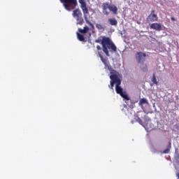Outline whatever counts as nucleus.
Masks as SVG:
<instances>
[{
  "label": "nucleus",
  "instance_id": "1",
  "mask_svg": "<svg viewBox=\"0 0 179 179\" xmlns=\"http://www.w3.org/2000/svg\"><path fill=\"white\" fill-rule=\"evenodd\" d=\"M95 43H101L102 50L106 57H110V52H117V46L109 37L103 36L101 40L97 39Z\"/></svg>",
  "mask_w": 179,
  "mask_h": 179
},
{
  "label": "nucleus",
  "instance_id": "2",
  "mask_svg": "<svg viewBox=\"0 0 179 179\" xmlns=\"http://www.w3.org/2000/svg\"><path fill=\"white\" fill-rule=\"evenodd\" d=\"M109 71L110 73V85H108V87L113 90L114 89V85H121V82L122 80V75L114 69H109Z\"/></svg>",
  "mask_w": 179,
  "mask_h": 179
},
{
  "label": "nucleus",
  "instance_id": "3",
  "mask_svg": "<svg viewBox=\"0 0 179 179\" xmlns=\"http://www.w3.org/2000/svg\"><path fill=\"white\" fill-rule=\"evenodd\" d=\"M109 9L110 12H113V15H117L118 13V8L116 7L115 5H111L108 2H105L102 3V11L103 15L108 16L110 13L107 11Z\"/></svg>",
  "mask_w": 179,
  "mask_h": 179
},
{
  "label": "nucleus",
  "instance_id": "4",
  "mask_svg": "<svg viewBox=\"0 0 179 179\" xmlns=\"http://www.w3.org/2000/svg\"><path fill=\"white\" fill-rule=\"evenodd\" d=\"M63 3L64 8L66 10L71 12L75 9V6H78V0H60Z\"/></svg>",
  "mask_w": 179,
  "mask_h": 179
},
{
  "label": "nucleus",
  "instance_id": "5",
  "mask_svg": "<svg viewBox=\"0 0 179 179\" xmlns=\"http://www.w3.org/2000/svg\"><path fill=\"white\" fill-rule=\"evenodd\" d=\"M78 2L80 4V8L83 10L86 23L93 27V24H92L89 19H87V15H89V9H87V4H86V1H85V0H78Z\"/></svg>",
  "mask_w": 179,
  "mask_h": 179
},
{
  "label": "nucleus",
  "instance_id": "6",
  "mask_svg": "<svg viewBox=\"0 0 179 179\" xmlns=\"http://www.w3.org/2000/svg\"><path fill=\"white\" fill-rule=\"evenodd\" d=\"M120 85H116V86H115L116 93L117 94H120V96H121V97L124 99V100L129 101V100H131V99H129V96H128V94H127V93L124 92L122 87H121Z\"/></svg>",
  "mask_w": 179,
  "mask_h": 179
},
{
  "label": "nucleus",
  "instance_id": "7",
  "mask_svg": "<svg viewBox=\"0 0 179 179\" xmlns=\"http://www.w3.org/2000/svg\"><path fill=\"white\" fill-rule=\"evenodd\" d=\"M146 57H148V55L146 53H143L142 52H137L136 54V59L138 62V64H142L146 61Z\"/></svg>",
  "mask_w": 179,
  "mask_h": 179
},
{
  "label": "nucleus",
  "instance_id": "8",
  "mask_svg": "<svg viewBox=\"0 0 179 179\" xmlns=\"http://www.w3.org/2000/svg\"><path fill=\"white\" fill-rule=\"evenodd\" d=\"M157 20H159L157 14H156L155 10H152L150 15L147 17V22L153 23V22H157Z\"/></svg>",
  "mask_w": 179,
  "mask_h": 179
},
{
  "label": "nucleus",
  "instance_id": "9",
  "mask_svg": "<svg viewBox=\"0 0 179 179\" xmlns=\"http://www.w3.org/2000/svg\"><path fill=\"white\" fill-rule=\"evenodd\" d=\"M150 27L157 31H160L162 30V24L159 23H152L150 24Z\"/></svg>",
  "mask_w": 179,
  "mask_h": 179
},
{
  "label": "nucleus",
  "instance_id": "10",
  "mask_svg": "<svg viewBox=\"0 0 179 179\" xmlns=\"http://www.w3.org/2000/svg\"><path fill=\"white\" fill-rule=\"evenodd\" d=\"M73 17L78 18L82 17V11L79 10V8H77L73 11Z\"/></svg>",
  "mask_w": 179,
  "mask_h": 179
},
{
  "label": "nucleus",
  "instance_id": "11",
  "mask_svg": "<svg viewBox=\"0 0 179 179\" xmlns=\"http://www.w3.org/2000/svg\"><path fill=\"white\" fill-rule=\"evenodd\" d=\"M99 58H101V61L103 62V64L105 65V66H108V61L103 57V55L100 52H98Z\"/></svg>",
  "mask_w": 179,
  "mask_h": 179
},
{
  "label": "nucleus",
  "instance_id": "12",
  "mask_svg": "<svg viewBox=\"0 0 179 179\" xmlns=\"http://www.w3.org/2000/svg\"><path fill=\"white\" fill-rule=\"evenodd\" d=\"M140 69L142 72H148V64L143 63H140Z\"/></svg>",
  "mask_w": 179,
  "mask_h": 179
},
{
  "label": "nucleus",
  "instance_id": "13",
  "mask_svg": "<svg viewBox=\"0 0 179 179\" xmlns=\"http://www.w3.org/2000/svg\"><path fill=\"white\" fill-rule=\"evenodd\" d=\"M108 22L111 26H117L118 24V22L115 18H109Z\"/></svg>",
  "mask_w": 179,
  "mask_h": 179
},
{
  "label": "nucleus",
  "instance_id": "14",
  "mask_svg": "<svg viewBox=\"0 0 179 179\" xmlns=\"http://www.w3.org/2000/svg\"><path fill=\"white\" fill-rule=\"evenodd\" d=\"M90 30V29L88 27H84L83 29L79 28L78 31L79 33H81L82 34H86Z\"/></svg>",
  "mask_w": 179,
  "mask_h": 179
},
{
  "label": "nucleus",
  "instance_id": "15",
  "mask_svg": "<svg viewBox=\"0 0 179 179\" xmlns=\"http://www.w3.org/2000/svg\"><path fill=\"white\" fill-rule=\"evenodd\" d=\"M149 102L148 101V99H146L145 98H142L140 99L138 104L139 106H141V107L143 106V104H148Z\"/></svg>",
  "mask_w": 179,
  "mask_h": 179
},
{
  "label": "nucleus",
  "instance_id": "16",
  "mask_svg": "<svg viewBox=\"0 0 179 179\" xmlns=\"http://www.w3.org/2000/svg\"><path fill=\"white\" fill-rule=\"evenodd\" d=\"M151 82H152V84H150V86H153L154 85H159V83L157 82V79H156V74H152V78H151Z\"/></svg>",
  "mask_w": 179,
  "mask_h": 179
},
{
  "label": "nucleus",
  "instance_id": "17",
  "mask_svg": "<svg viewBox=\"0 0 179 179\" xmlns=\"http://www.w3.org/2000/svg\"><path fill=\"white\" fill-rule=\"evenodd\" d=\"M76 21H77V24H80V26H82V24L85 23V20H83V17H82V16L77 17Z\"/></svg>",
  "mask_w": 179,
  "mask_h": 179
},
{
  "label": "nucleus",
  "instance_id": "18",
  "mask_svg": "<svg viewBox=\"0 0 179 179\" xmlns=\"http://www.w3.org/2000/svg\"><path fill=\"white\" fill-rule=\"evenodd\" d=\"M170 149H171V141L169 142V147L167 148V149L164 150L162 153H164V155L170 153Z\"/></svg>",
  "mask_w": 179,
  "mask_h": 179
},
{
  "label": "nucleus",
  "instance_id": "19",
  "mask_svg": "<svg viewBox=\"0 0 179 179\" xmlns=\"http://www.w3.org/2000/svg\"><path fill=\"white\" fill-rule=\"evenodd\" d=\"M77 37H78L79 41H85V36H83V35H82L78 32H77Z\"/></svg>",
  "mask_w": 179,
  "mask_h": 179
},
{
  "label": "nucleus",
  "instance_id": "20",
  "mask_svg": "<svg viewBox=\"0 0 179 179\" xmlns=\"http://www.w3.org/2000/svg\"><path fill=\"white\" fill-rule=\"evenodd\" d=\"M96 27L98 30H103L104 29V27L100 24H96Z\"/></svg>",
  "mask_w": 179,
  "mask_h": 179
},
{
  "label": "nucleus",
  "instance_id": "21",
  "mask_svg": "<svg viewBox=\"0 0 179 179\" xmlns=\"http://www.w3.org/2000/svg\"><path fill=\"white\" fill-rule=\"evenodd\" d=\"M137 122H138V124H140V125H142L143 127V122L138 116H137Z\"/></svg>",
  "mask_w": 179,
  "mask_h": 179
},
{
  "label": "nucleus",
  "instance_id": "22",
  "mask_svg": "<svg viewBox=\"0 0 179 179\" xmlns=\"http://www.w3.org/2000/svg\"><path fill=\"white\" fill-rule=\"evenodd\" d=\"M96 50H101V47L99 45H96Z\"/></svg>",
  "mask_w": 179,
  "mask_h": 179
},
{
  "label": "nucleus",
  "instance_id": "23",
  "mask_svg": "<svg viewBox=\"0 0 179 179\" xmlns=\"http://www.w3.org/2000/svg\"><path fill=\"white\" fill-rule=\"evenodd\" d=\"M171 20H172V22H175L176 18H174V17H171Z\"/></svg>",
  "mask_w": 179,
  "mask_h": 179
},
{
  "label": "nucleus",
  "instance_id": "24",
  "mask_svg": "<svg viewBox=\"0 0 179 179\" xmlns=\"http://www.w3.org/2000/svg\"><path fill=\"white\" fill-rule=\"evenodd\" d=\"M130 108H134V106L133 105H130Z\"/></svg>",
  "mask_w": 179,
  "mask_h": 179
},
{
  "label": "nucleus",
  "instance_id": "25",
  "mask_svg": "<svg viewBox=\"0 0 179 179\" xmlns=\"http://www.w3.org/2000/svg\"><path fill=\"white\" fill-rule=\"evenodd\" d=\"M178 178H179V173H176Z\"/></svg>",
  "mask_w": 179,
  "mask_h": 179
}]
</instances>
